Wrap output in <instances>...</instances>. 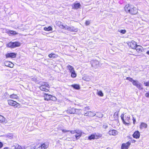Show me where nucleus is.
<instances>
[{"mask_svg":"<svg viewBox=\"0 0 149 149\" xmlns=\"http://www.w3.org/2000/svg\"><path fill=\"white\" fill-rule=\"evenodd\" d=\"M62 29H64L66 30L72 32H77L78 29L77 28L74 27L73 26H68L67 25H62Z\"/></svg>","mask_w":149,"mask_h":149,"instance_id":"1","label":"nucleus"},{"mask_svg":"<svg viewBox=\"0 0 149 149\" xmlns=\"http://www.w3.org/2000/svg\"><path fill=\"white\" fill-rule=\"evenodd\" d=\"M124 115L122 114L121 115V118L124 124H129L130 122V115H125V118H124Z\"/></svg>","mask_w":149,"mask_h":149,"instance_id":"2","label":"nucleus"},{"mask_svg":"<svg viewBox=\"0 0 149 149\" xmlns=\"http://www.w3.org/2000/svg\"><path fill=\"white\" fill-rule=\"evenodd\" d=\"M41 86L40 87V89L43 91L45 92H48L49 90L47 88H49V84L46 82H43L40 84Z\"/></svg>","mask_w":149,"mask_h":149,"instance_id":"3","label":"nucleus"},{"mask_svg":"<svg viewBox=\"0 0 149 149\" xmlns=\"http://www.w3.org/2000/svg\"><path fill=\"white\" fill-rule=\"evenodd\" d=\"M21 43L18 42H10L7 45L8 47L10 48H14L16 47H18L20 46Z\"/></svg>","mask_w":149,"mask_h":149,"instance_id":"4","label":"nucleus"},{"mask_svg":"<svg viewBox=\"0 0 149 149\" xmlns=\"http://www.w3.org/2000/svg\"><path fill=\"white\" fill-rule=\"evenodd\" d=\"M8 102L9 105L13 106L15 108L19 107L20 106V104L19 103L12 100H8Z\"/></svg>","mask_w":149,"mask_h":149,"instance_id":"5","label":"nucleus"},{"mask_svg":"<svg viewBox=\"0 0 149 149\" xmlns=\"http://www.w3.org/2000/svg\"><path fill=\"white\" fill-rule=\"evenodd\" d=\"M132 83L134 86H136L139 89L141 90L143 89L142 85L138 81L134 80Z\"/></svg>","mask_w":149,"mask_h":149,"instance_id":"6","label":"nucleus"},{"mask_svg":"<svg viewBox=\"0 0 149 149\" xmlns=\"http://www.w3.org/2000/svg\"><path fill=\"white\" fill-rule=\"evenodd\" d=\"M49 143L47 142H45L42 143L40 146L36 149H46L48 147Z\"/></svg>","mask_w":149,"mask_h":149,"instance_id":"7","label":"nucleus"},{"mask_svg":"<svg viewBox=\"0 0 149 149\" xmlns=\"http://www.w3.org/2000/svg\"><path fill=\"white\" fill-rule=\"evenodd\" d=\"M79 111L78 109H75L73 108H70L67 110V113L70 114H74L76 112L77 113V111Z\"/></svg>","mask_w":149,"mask_h":149,"instance_id":"8","label":"nucleus"},{"mask_svg":"<svg viewBox=\"0 0 149 149\" xmlns=\"http://www.w3.org/2000/svg\"><path fill=\"white\" fill-rule=\"evenodd\" d=\"M92 66L95 68H97L99 66V62L97 60H93L91 61Z\"/></svg>","mask_w":149,"mask_h":149,"instance_id":"9","label":"nucleus"},{"mask_svg":"<svg viewBox=\"0 0 149 149\" xmlns=\"http://www.w3.org/2000/svg\"><path fill=\"white\" fill-rule=\"evenodd\" d=\"M4 31L9 35H15L17 34V33L15 31H10L6 29H4Z\"/></svg>","mask_w":149,"mask_h":149,"instance_id":"10","label":"nucleus"},{"mask_svg":"<svg viewBox=\"0 0 149 149\" xmlns=\"http://www.w3.org/2000/svg\"><path fill=\"white\" fill-rule=\"evenodd\" d=\"M131 143L129 142H127L126 143H123L121 146V149H127L130 145Z\"/></svg>","mask_w":149,"mask_h":149,"instance_id":"11","label":"nucleus"},{"mask_svg":"<svg viewBox=\"0 0 149 149\" xmlns=\"http://www.w3.org/2000/svg\"><path fill=\"white\" fill-rule=\"evenodd\" d=\"M137 13V10L136 8L134 7L133 6H131V9L130 13L132 15H134L136 14Z\"/></svg>","mask_w":149,"mask_h":149,"instance_id":"12","label":"nucleus"},{"mask_svg":"<svg viewBox=\"0 0 149 149\" xmlns=\"http://www.w3.org/2000/svg\"><path fill=\"white\" fill-rule=\"evenodd\" d=\"M128 45L132 49H134L137 45L136 42L134 41H132L128 43Z\"/></svg>","mask_w":149,"mask_h":149,"instance_id":"13","label":"nucleus"},{"mask_svg":"<svg viewBox=\"0 0 149 149\" xmlns=\"http://www.w3.org/2000/svg\"><path fill=\"white\" fill-rule=\"evenodd\" d=\"M16 54L14 53H8L6 55V58H15L16 57Z\"/></svg>","mask_w":149,"mask_h":149,"instance_id":"14","label":"nucleus"},{"mask_svg":"<svg viewBox=\"0 0 149 149\" xmlns=\"http://www.w3.org/2000/svg\"><path fill=\"white\" fill-rule=\"evenodd\" d=\"M108 133L110 135L115 136L118 134V132L116 130L113 129L110 130Z\"/></svg>","mask_w":149,"mask_h":149,"instance_id":"15","label":"nucleus"},{"mask_svg":"<svg viewBox=\"0 0 149 149\" xmlns=\"http://www.w3.org/2000/svg\"><path fill=\"white\" fill-rule=\"evenodd\" d=\"M96 114L94 112L91 111H88L84 114V115L85 116L89 117H93L95 116Z\"/></svg>","mask_w":149,"mask_h":149,"instance_id":"16","label":"nucleus"},{"mask_svg":"<svg viewBox=\"0 0 149 149\" xmlns=\"http://www.w3.org/2000/svg\"><path fill=\"white\" fill-rule=\"evenodd\" d=\"M134 49L136 50L137 52L139 53L142 52L143 50V47L139 45H137Z\"/></svg>","mask_w":149,"mask_h":149,"instance_id":"17","label":"nucleus"},{"mask_svg":"<svg viewBox=\"0 0 149 149\" xmlns=\"http://www.w3.org/2000/svg\"><path fill=\"white\" fill-rule=\"evenodd\" d=\"M4 65L6 66L11 68H13L14 65L12 62L9 61H5L4 62Z\"/></svg>","mask_w":149,"mask_h":149,"instance_id":"18","label":"nucleus"},{"mask_svg":"<svg viewBox=\"0 0 149 149\" xmlns=\"http://www.w3.org/2000/svg\"><path fill=\"white\" fill-rule=\"evenodd\" d=\"M131 6L132 5H130L129 4H128L126 5L124 7V9L127 12H128L130 13V10L131 9Z\"/></svg>","mask_w":149,"mask_h":149,"instance_id":"19","label":"nucleus"},{"mask_svg":"<svg viewBox=\"0 0 149 149\" xmlns=\"http://www.w3.org/2000/svg\"><path fill=\"white\" fill-rule=\"evenodd\" d=\"M133 136L134 138L136 139L139 138L140 137L139 132L138 131L135 132L133 134Z\"/></svg>","mask_w":149,"mask_h":149,"instance_id":"20","label":"nucleus"},{"mask_svg":"<svg viewBox=\"0 0 149 149\" xmlns=\"http://www.w3.org/2000/svg\"><path fill=\"white\" fill-rule=\"evenodd\" d=\"M76 133V134L75 135V136L76 138V139H77L81 136L82 134V132L80 130H78Z\"/></svg>","mask_w":149,"mask_h":149,"instance_id":"21","label":"nucleus"},{"mask_svg":"<svg viewBox=\"0 0 149 149\" xmlns=\"http://www.w3.org/2000/svg\"><path fill=\"white\" fill-rule=\"evenodd\" d=\"M66 67L67 69L69 70L70 72L74 70V68L70 65H67Z\"/></svg>","mask_w":149,"mask_h":149,"instance_id":"22","label":"nucleus"},{"mask_svg":"<svg viewBox=\"0 0 149 149\" xmlns=\"http://www.w3.org/2000/svg\"><path fill=\"white\" fill-rule=\"evenodd\" d=\"M80 4L79 3H75L74 4V6H72L73 8L78 9L80 6Z\"/></svg>","mask_w":149,"mask_h":149,"instance_id":"23","label":"nucleus"},{"mask_svg":"<svg viewBox=\"0 0 149 149\" xmlns=\"http://www.w3.org/2000/svg\"><path fill=\"white\" fill-rule=\"evenodd\" d=\"M6 137L8 139H11L13 138L14 136L13 134L12 133H8L6 135Z\"/></svg>","mask_w":149,"mask_h":149,"instance_id":"24","label":"nucleus"},{"mask_svg":"<svg viewBox=\"0 0 149 149\" xmlns=\"http://www.w3.org/2000/svg\"><path fill=\"white\" fill-rule=\"evenodd\" d=\"M102 134H101L98 133H95L94 134L95 139H98L102 137Z\"/></svg>","mask_w":149,"mask_h":149,"instance_id":"25","label":"nucleus"},{"mask_svg":"<svg viewBox=\"0 0 149 149\" xmlns=\"http://www.w3.org/2000/svg\"><path fill=\"white\" fill-rule=\"evenodd\" d=\"M11 149H22V148L21 146L17 145L16 146H12Z\"/></svg>","mask_w":149,"mask_h":149,"instance_id":"26","label":"nucleus"},{"mask_svg":"<svg viewBox=\"0 0 149 149\" xmlns=\"http://www.w3.org/2000/svg\"><path fill=\"white\" fill-rule=\"evenodd\" d=\"M58 55L55 54H51L49 55L48 56L50 58H56L58 57Z\"/></svg>","mask_w":149,"mask_h":149,"instance_id":"27","label":"nucleus"},{"mask_svg":"<svg viewBox=\"0 0 149 149\" xmlns=\"http://www.w3.org/2000/svg\"><path fill=\"white\" fill-rule=\"evenodd\" d=\"M147 125L146 124L142 123H141L140 125V128L141 129L145 128L147 127Z\"/></svg>","mask_w":149,"mask_h":149,"instance_id":"28","label":"nucleus"},{"mask_svg":"<svg viewBox=\"0 0 149 149\" xmlns=\"http://www.w3.org/2000/svg\"><path fill=\"white\" fill-rule=\"evenodd\" d=\"M51 96V95H49L47 94H45L44 96L45 100H50Z\"/></svg>","mask_w":149,"mask_h":149,"instance_id":"29","label":"nucleus"},{"mask_svg":"<svg viewBox=\"0 0 149 149\" xmlns=\"http://www.w3.org/2000/svg\"><path fill=\"white\" fill-rule=\"evenodd\" d=\"M71 86L76 89H79L80 88V86L78 84H74L71 85Z\"/></svg>","mask_w":149,"mask_h":149,"instance_id":"30","label":"nucleus"},{"mask_svg":"<svg viewBox=\"0 0 149 149\" xmlns=\"http://www.w3.org/2000/svg\"><path fill=\"white\" fill-rule=\"evenodd\" d=\"M44 29L45 31H52V28L51 27L49 26L47 28V27H44Z\"/></svg>","mask_w":149,"mask_h":149,"instance_id":"31","label":"nucleus"},{"mask_svg":"<svg viewBox=\"0 0 149 149\" xmlns=\"http://www.w3.org/2000/svg\"><path fill=\"white\" fill-rule=\"evenodd\" d=\"M70 73H71V77L72 78H75L76 77L77 74L74 70Z\"/></svg>","mask_w":149,"mask_h":149,"instance_id":"32","label":"nucleus"},{"mask_svg":"<svg viewBox=\"0 0 149 149\" xmlns=\"http://www.w3.org/2000/svg\"><path fill=\"white\" fill-rule=\"evenodd\" d=\"M10 97L13 99H17L18 97L17 95L13 94L10 95Z\"/></svg>","mask_w":149,"mask_h":149,"instance_id":"33","label":"nucleus"},{"mask_svg":"<svg viewBox=\"0 0 149 149\" xmlns=\"http://www.w3.org/2000/svg\"><path fill=\"white\" fill-rule=\"evenodd\" d=\"M56 24L60 27L62 29V25H63L62 24V23L60 21H56Z\"/></svg>","mask_w":149,"mask_h":149,"instance_id":"34","label":"nucleus"},{"mask_svg":"<svg viewBox=\"0 0 149 149\" xmlns=\"http://www.w3.org/2000/svg\"><path fill=\"white\" fill-rule=\"evenodd\" d=\"M97 94L99 95L101 97H102L103 96V95H104L103 93L101 91H98V90H97Z\"/></svg>","mask_w":149,"mask_h":149,"instance_id":"35","label":"nucleus"},{"mask_svg":"<svg viewBox=\"0 0 149 149\" xmlns=\"http://www.w3.org/2000/svg\"><path fill=\"white\" fill-rule=\"evenodd\" d=\"M5 121V118L3 116L0 115V122H4Z\"/></svg>","mask_w":149,"mask_h":149,"instance_id":"36","label":"nucleus"},{"mask_svg":"<svg viewBox=\"0 0 149 149\" xmlns=\"http://www.w3.org/2000/svg\"><path fill=\"white\" fill-rule=\"evenodd\" d=\"M89 140H91L92 139H95L94 134H91L90 136L88 137Z\"/></svg>","mask_w":149,"mask_h":149,"instance_id":"37","label":"nucleus"},{"mask_svg":"<svg viewBox=\"0 0 149 149\" xmlns=\"http://www.w3.org/2000/svg\"><path fill=\"white\" fill-rule=\"evenodd\" d=\"M91 23V21L89 20H86L85 22L86 25L88 26Z\"/></svg>","mask_w":149,"mask_h":149,"instance_id":"38","label":"nucleus"},{"mask_svg":"<svg viewBox=\"0 0 149 149\" xmlns=\"http://www.w3.org/2000/svg\"><path fill=\"white\" fill-rule=\"evenodd\" d=\"M36 148V146L34 145H33L29 147L28 149H35Z\"/></svg>","mask_w":149,"mask_h":149,"instance_id":"39","label":"nucleus"},{"mask_svg":"<svg viewBox=\"0 0 149 149\" xmlns=\"http://www.w3.org/2000/svg\"><path fill=\"white\" fill-rule=\"evenodd\" d=\"M56 100H57V99L56 98V97H55L54 96H52V95H51V97L50 100H52L54 101H55Z\"/></svg>","mask_w":149,"mask_h":149,"instance_id":"40","label":"nucleus"},{"mask_svg":"<svg viewBox=\"0 0 149 149\" xmlns=\"http://www.w3.org/2000/svg\"><path fill=\"white\" fill-rule=\"evenodd\" d=\"M126 79L128 80L129 81L131 82L132 83V82L134 80L132 78L129 77H127L126 78Z\"/></svg>","mask_w":149,"mask_h":149,"instance_id":"41","label":"nucleus"},{"mask_svg":"<svg viewBox=\"0 0 149 149\" xmlns=\"http://www.w3.org/2000/svg\"><path fill=\"white\" fill-rule=\"evenodd\" d=\"M122 34H125L126 33V31L125 30H121L119 31Z\"/></svg>","mask_w":149,"mask_h":149,"instance_id":"42","label":"nucleus"},{"mask_svg":"<svg viewBox=\"0 0 149 149\" xmlns=\"http://www.w3.org/2000/svg\"><path fill=\"white\" fill-rule=\"evenodd\" d=\"M98 114L99 115L98 116H97L98 115L97 113L95 115H96V116L97 117H98L99 118H102L103 117V115L102 113H98Z\"/></svg>","mask_w":149,"mask_h":149,"instance_id":"43","label":"nucleus"},{"mask_svg":"<svg viewBox=\"0 0 149 149\" xmlns=\"http://www.w3.org/2000/svg\"><path fill=\"white\" fill-rule=\"evenodd\" d=\"M78 131V130H75L70 131V133L71 134H74L76 132H77Z\"/></svg>","mask_w":149,"mask_h":149,"instance_id":"44","label":"nucleus"},{"mask_svg":"<svg viewBox=\"0 0 149 149\" xmlns=\"http://www.w3.org/2000/svg\"><path fill=\"white\" fill-rule=\"evenodd\" d=\"M144 84L146 86H149V81L146 82H144Z\"/></svg>","mask_w":149,"mask_h":149,"instance_id":"45","label":"nucleus"},{"mask_svg":"<svg viewBox=\"0 0 149 149\" xmlns=\"http://www.w3.org/2000/svg\"><path fill=\"white\" fill-rule=\"evenodd\" d=\"M145 96L146 97H149V91L145 94Z\"/></svg>","mask_w":149,"mask_h":149,"instance_id":"46","label":"nucleus"},{"mask_svg":"<svg viewBox=\"0 0 149 149\" xmlns=\"http://www.w3.org/2000/svg\"><path fill=\"white\" fill-rule=\"evenodd\" d=\"M78 110H79V111H77V113L76 112H75V113H77L78 114H81V109H78Z\"/></svg>","mask_w":149,"mask_h":149,"instance_id":"47","label":"nucleus"},{"mask_svg":"<svg viewBox=\"0 0 149 149\" xmlns=\"http://www.w3.org/2000/svg\"><path fill=\"white\" fill-rule=\"evenodd\" d=\"M90 109V108L89 107H85L84 109V111H86V109L89 110Z\"/></svg>","mask_w":149,"mask_h":149,"instance_id":"48","label":"nucleus"},{"mask_svg":"<svg viewBox=\"0 0 149 149\" xmlns=\"http://www.w3.org/2000/svg\"><path fill=\"white\" fill-rule=\"evenodd\" d=\"M62 131L63 132H64V133H65L66 132H67L70 131H69V130H64V129L62 130Z\"/></svg>","mask_w":149,"mask_h":149,"instance_id":"49","label":"nucleus"},{"mask_svg":"<svg viewBox=\"0 0 149 149\" xmlns=\"http://www.w3.org/2000/svg\"><path fill=\"white\" fill-rule=\"evenodd\" d=\"M133 123L134 124L136 122L135 118H134V117H133Z\"/></svg>","mask_w":149,"mask_h":149,"instance_id":"50","label":"nucleus"},{"mask_svg":"<svg viewBox=\"0 0 149 149\" xmlns=\"http://www.w3.org/2000/svg\"><path fill=\"white\" fill-rule=\"evenodd\" d=\"M3 146V144L1 142H0V148H1Z\"/></svg>","mask_w":149,"mask_h":149,"instance_id":"51","label":"nucleus"},{"mask_svg":"<svg viewBox=\"0 0 149 149\" xmlns=\"http://www.w3.org/2000/svg\"><path fill=\"white\" fill-rule=\"evenodd\" d=\"M108 126L107 125H104L103 126V127L104 128H105V129H106L107 128V127Z\"/></svg>","mask_w":149,"mask_h":149,"instance_id":"52","label":"nucleus"},{"mask_svg":"<svg viewBox=\"0 0 149 149\" xmlns=\"http://www.w3.org/2000/svg\"><path fill=\"white\" fill-rule=\"evenodd\" d=\"M118 115V113H117V112H115L114 114V116H115L116 115V116H117Z\"/></svg>","mask_w":149,"mask_h":149,"instance_id":"53","label":"nucleus"},{"mask_svg":"<svg viewBox=\"0 0 149 149\" xmlns=\"http://www.w3.org/2000/svg\"><path fill=\"white\" fill-rule=\"evenodd\" d=\"M146 53L148 54V55H149V51H147L146 52Z\"/></svg>","mask_w":149,"mask_h":149,"instance_id":"54","label":"nucleus"},{"mask_svg":"<svg viewBox=\"0 0 149 149\" xmlns=\"http://www.w3.org/2000/svg\"><path fill=\"white\" fill-rule=\"evenodd\" d=\"M32 79H33V81H34L36 82V78H33Z\"/></svg>","mask_w":149,"mask_h":149,"instance_id":"55","label":"nucleus"},{"mask_svg":"<svg viewBox=\"0 0 149 149\" xmlns=\"http://www.w3.org/2000/svg\"><path fill=\"white\" fill-rule=\"evenodd\" d=\"M132 141L133 143H134L136 141L135 140H133Z\"/></svg>","mask_w":149,"mask_h":149,"instance_id":"56","label":"nucleus"},{"mask_svg":"<svg viewBox=\"0 0 149 149\" xmlns=\"http://www.w3.org/2000/svg\"><path fill=\"white\" fill-rule=\"evenodd\" d=\"M4 149H8L7 148H4Z\"/></svg>","mask_w":149,"mask_h":149,"instance_id":"57","label":"nucleus"}]
</instances>
